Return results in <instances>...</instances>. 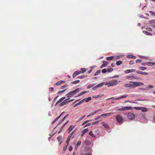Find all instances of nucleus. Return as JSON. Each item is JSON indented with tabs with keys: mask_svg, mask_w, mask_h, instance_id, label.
Listing matches in <instances>:
<instances>
[{
	"mask_svg": "<svg viewBox=\"0 0 155 155\" xmlns=\"http://www.w3.org/2000/svg\"><path fill=\"white\" fill-rule=\"evenodd\" d=\"M80 91V89L79 88H78L76 89L74 91H71L69 93L67 94L66 95V96H67L68 97H69V98L72 96H73L75 94L77 93L78 92Z\"/></svg>",
	"mask_w": 155,
	"mask_h": 155,
	"instance_id": "1",
	"label": "nucleus"
},
{
	"mask_svg": "<svg viewBox=\"0 0 155 155\" xmlns=\"http://www.w3.org/2000/svg\"><path fill=\"white\" fill-rule=\"evenodd\" d=\"M130 83L134 84V87L140 85H143V84L140 82L130 81Z\"/></svg>",
	"mask_w": 155,
	"mask_h": 155,
	"instance_id": "2",
	"label": "nucleus"
},
{
	"mask_svg": "<svg viewBox=\"0 0 155 155\" xmlns=\"http://www.w3.org/2000/svg\"><path fill=\"white\" fill-rule=\"evenodd\" d=\"M128 118L130 120H134L135 118V115L133 113H129L127 115Z\"/></svg>",
	"mask_w": 155,
	"mask_h": 155,
	"instance_id": "3",
	"label": "nucleus"
},
{
	"mask_svg": "<svg viewBox=\"0 0 155 155\" xmlns=\"http://www.w3.org/2000/svg\"><path fill=\"white\" fill-rule=\"evenodd\" d=\"M116 119L117 122L119 123H121L123 122V119L122 117L120 115H118L116 117Z\"/></svg>",
	"mask_w": 155,
	"mask_h": 155,
	"instance_id": "4",
	"label": "nucleus"
},
{
	"mask_svg": "<svg viewBox=\"0 0 155 155\" xmlns=\"http://www.w3.org/2000/svg\"><path fill=\"white\" fill-rule=\"evenodd\" d=\"M110 82L112 86L117 85L119 82L117 80H115L111 81H110Z\"/></svg>",
	"mask_w": 155,
	"mask_h": 155,
	"instance_id": "5",
	"label": "nucleus"
},
{
	"mask_svg": "<svg viewBox=\"0 0 155 155\" xmlns=\"http://www.w3.org/2000/svg\"><path fill=\"white\" fill-rule=\"evenodd\" d=\"M126 78L128 80H132L133 79H137V78L136 77H134V75H129V76H127L126 77Z\"/></svg>",
	"mask_w": 155,
	"mask_h": 155,
	"instance_id": "6",
	"label": "nucleus"
},
{
	"mask_svg": "<svg viewBox=\"0 0 155 155\" xmlns=\"http://www.w3.org/2000/svg\"><path fill=\"white\" fill-rule=\"evenodd\" d=\"M114 114V112H110V113H106V114H102L101 115V116L102 117L107 116H109L110 115H111L112 114Z\"/></svg>",
	"mask_w": 155,
	"mask_h": 155,
	"instance_id": "7",
	"label": "nucleus"
},
{
	"mask_svg": "<svg viewBox=\"0 0 155 155\" xmlns=\"http://www.w3.org/2000/svg\"><path fill=\"white\" fill-rule=\"evenodd\" d=\"M81 73V71H75L73 74V78L75 77L77 75L80 74Z\"/></svg>",
	"mask_w": 155,
	"mask_h": 155,
	"instance_id": "8",
	"label": "nucleus"
},
{
	"mask_svg": "<svg viewBox=\"0 0 155 155\" xmlns=\"http://www.w3.org/2000/svg\"><path fill=\"white\" fill-rule=\"evenodd\" d=\"M104 83H101L99 84H98L96 86H95V87H93V89L94 90H95L96 89V88L101 87H102L104 84Z\"/></svg>",
	"mask_w": 155,
	"mask_h": 155,
	"instance_id": "9",
	"label": "nucleus"
},
{
	"mask_svg": "<svg viewBox=\"0 0 155 155\" xmlns=\"http://www.w3.org/2000/svg\"><path fill=\"white\" fill-rule=\"evenodd\" d=\"M124 86L126 87H134V84H124Z\"/></svg>",
	"mask_w": 155,
	"mask_h": 155,
	"instance_id": "10",
	"label": "nucleus"
},
{
	"mask_svg": "<svg viewBox=\"0 0 155 155\" xmlns=\"http://www.w3.org/2000/svg\"><path fill=\"white\" fill-rule=\"evenodd\" d=\"M135 71V70L134 69H129L126 70L125 71V74H128L130 72H133Z\"/></svg>",
	"mask_w": 155,
	"mask_h": 155,
	"instance_id": "11",
	"label": "nucleus"
},
{
	"mask_svg": "<svg viewBox=\"0 0 155 155\" xmlns=\"http://www.w3.org/2000/svg\"><path fill=\"white\" fill-rule=\"evenodd\" d=\"M123 108L124 111L127 110H132L133 108L131 107H126Z\"/></svg>",
	"mask_w": 155,
	"mask_h": 155,
	"instance_id": "12",
	"label": "nucleus"
},
{
	"mask_svg": "<svg viewBox=\"0 0 155 155\" xmlns=\"http://www.w3.org/2000/svg\"><path fill=\"white\" fill-rule=\"evenodd\" d=\"M138 74H144V75H147L148 74V73H147L144 72H141L140 71H137L136 72Z\"/></svg>",
	"mask_w": 155,
	"mask_h": 155,
	"instance_id": "13",
	"label": "nucleus"
},
{
	"mask_svg": "<svg viewBox=\"0 0 155 155\" xmlns=\"http://www.w3.org/2000/svg\"><path fill=\"white\" fill-rule=\"evenodd\" d=\"M141 110L142 112H147L148 111V109L147 108L141 107Z\"/></svg>",
	"mask_w": 155,
	"mask_h": 155,
	"instance_id": "14",
	"label": "nucleus"
},
{
	"mask_svg": "<svg viewBox=\"0 0 155 155\" xmlns=\"http://www.w3.org/2000/svg\"><path fill=\"white\" fill-rule=\"evenodd\" d=\"M65 82V81H60L58 82H57L56 84H55V85H59L61 84H62V83H64Z\"/></svg>",
	"mask_w": 155,
	"mask_h": 155,
	"instance_id": "15",
	"label": "nucleus"
},
{
	"mask_svg": "<svg viewBox=\"0 0 155 155\" xmlns=\"http://www.w3.org/2000/svg\"><path fill=\"white\" fill-rule=\"evenodd\" d=\"M74 126H73L72 125H71L68 128V130L69 131V133H70L72 130L74 128Z\"/></svg>",
	"mask_w": 155,
	"mask_h": 155,
	"instance_id": "16",
	"label": "nucleus"
},
{
	"mask_svg": "<svg viewBox=\"0 0 155 155\" xmlns=\"http://www.w3.org/2000/svg\"><path fill=\"white\" fill-rule=\"evenodd\" d=\"M127 58H133V59H136V57L134 56H133L132 55H131V54H130V55H127Z\"/></svg>",
	"mask_w": 155,
	"mask_h": 155,
	"instance_id": "17",
	"label": "nucleus"
},
{
	"mask_svg": "<svg viewBox=\"0 0 155 155\" xmlns=\"http://www.w3.org/2000/svg\"><path fill=\"white\" fill-rule=\"evenodd\" d=\"M84 101V100H81V101H80V102H78V103H77V104H76L74 106V107H75L79 105H80V104H81Z\"/></svg>",
	"mask_w": 155,
	"mask_h": 155,
	"instance_id": "18",
	"label": "nucleus"
},
{
	"mask_svg": "<svg viewBox=\"0 0 155 155\" xmlns=\"http://www.w3.org/2000/svg\"><path fill=\"white\" fill-rule=\"evenodd\" d=\"M91 99V97H89L87 98H84L83 100H84V101H85L86 102H87L90 101Z\"/></svg>",
	"mask_w": 155,
	"mask_h": 155,
	"instance_id": "19",
	"label": "nucleus"
},
{
	"mask_svg": "<svg viewBox=\"0 0 155 155\" xmlns=\"http://www.w3.org/2000/svg\"><path fill=\"white\" fill-rule=\"evenodd\" d=\"M147 64L149 66H153L155 65V63L153 62H147Z\"/></svg>",
	"mask_w": 155,
	"mask_h": 155,
	"instance_id": "20",
	"label": "nucleus"
},
{
	"mask_svg": "<svg viewBox=\"0 0 155 155\" xmlns=\"http://www.w3.org/2000/svg\"><path fill=\"white\" fill-rule=\"evenodd\" d=\"M75 132V131H73L71 133V134L68 136V137H70V138H71V137H72V138L74 137V134Z\"/></svg>",
	"mask_w": 155,
	"mask_h": 155,
	"instance_id": "21",
	"label": "nucleus"
},
{
	"mask_svg": "<svg viewBox=\"0 0 155 155\" xmlns=\"http://www.w3.org/2000/svg\"><path fill=\"white\" fill-rule=\"evenodd\" d=\"M99 110H96L94 112L91 113L89 115L87 116V117H88L90 116H91L94 114H95Z\"/></svg>",
	"mask_w": 155,
	"mask_h": 155,
	"instance_id": "22",
	"label": "nucleus"
},
{
	"mask_svg": "<svg viewBox=\"0 0 155 155\" xmlns=\"http://www.w3.org/2000/svg\"><path fill=\"white\" fill-rule=\"evenodd\" d=\"M57 139L60 142V144H61L62 141V137L61 136H59L57 137Z\"/></svg>",
	"mask_w": 155,
	"mask_h": 155,
	"instance_id": "23",
	"label": "nucleus"
},
{
	"mask_svg": "<svg viewBox=\"0 0 155 155\" xmlns=\"http://www.w3.org/2000/svg\"><path fill=\"white\" fill-rule=\"evenodd\" d=\"M113 58L114 56H111L107 57L106 59L108 61H110L112 60L113 59Z\"/></svg>",
	"mask_w": 155,
	"mask_h": 155,
	"instance_id": "24",
	"label": "nucleus"
},
{
	"mask_svg": "<svg viewBox=\"0 0 155 155\" xmlns=\"http://www.w3.org/2000/svg\"><path fill=\"white\" fill-rule=\"evenodd\" d=\"M60 116L57 117L55 120H54L52 122V124H53L59 118Z\"/></svg>",
	"mask_w": 155,
	"mask_h": 155,
	"instance_id": "25",
	"label": "nucleus"
},
{
	"mask_svg": "<svg viewBox=\"0 0 155 155\" xmlns=\"http://www.w3.org/2000/svg\"><path fill=\"white\" fill-rule=\"evenodd\" d=\"M122 63V61H118L116 62V64L117 65H119L120 64H121Z\"/></svg>",
	"mask_w": 155,
	"mask_h": 155,
	"instance_id": "26",
	"label": "nucleus"
},
{
	"mask_svg": "<svg viewBox=\"0 0 155 155\" xmlns=\"http://www.w3.org/2000/svg\"><path fill=\"white\" fill-rule=\"evenodd\" d=\"M113 98H114L115 100H119L120 99V97H117V98H114V97H111L110 98H108L107 99V100H110V99H113Z\"/></svg>",
	"mask_w": 155,
	"mask_h": 155,
	"instance_id": "27",
	"label": "nucleus"
},
{
	"mask_svg": "<svg viewBox=\"0 0 155 155\" xmlns=\"http://www.w3.org/2000/svg\"><path fill=\"white\" fill-rule=\"evenodd\" d=\"M139 68L140 70L143 71L147 69V68L144 67H140Z\"/></svg>",
	"mask_w": 155,
	"mask_h": 155,
	"instance_id": "28",
	"label": "nucleus"
},
{
	"mask_svg": "<svg viewBox=\"0 0 155 155\" xmlns=\"http://www.w3.org/2000/svg\"><path fill=\"white\" fill-rule=\"evenodd\" d=\"M101 72V70H98L94 74V75L96 76L98 74H99Z\"/></svg>",
	"mask_w": 155,
	"mask_h": 155,
	"instance_id": "29",
	"label": "nucleus"
},
{
	"mask_svg": "<svg viewBox=\"0 0 155 155\" xmlns=\"http://www.w3.org/2000/svg\"><path fill=\"white\" fill-rule=\"evenodd\" d=\"M105 84L106 85H107L108 87H110V86H112V85H111V84L110 81H109V82H106Z\"/></svg>",
	"mask_w": 155,
	"mask_h": 155,
	"instance_id": "30",
	"label": "nucleus"
},
{
	"mask_svg": "<svg viewBox=\"0 0 155 155\" xmlns=\"http://www.w3.org/2000/svg\"><path fill=\"white\" fill-rule=\"evenodd\" d=\"M69 99V98L67 99H66V100H64V101H63L64 104V105L66 104L69 103L68 101V100Z\"/></svg>",
	"mask_w": 155,
	"mask_h": 155,
	"instance_id": "31",
	"label": "nucleus"
},
{
	"mask_svg": "<svg viewBox=\"0 0 155 155\" xmlns=\"http://www.w3.org/2000/svg\"><path fill=\"white\" fill-rule=\"evenodd\" d=\"M89 135L93 137H95V136H94V134L93 133L92 131H90L89 133Z\"/></svg>",
	"mask_w": 155,
	"mask_h": 155,
	"instance_id": "32",
	"label": "nucleus"
},
{
	"mask_svg": "<svg viewBox=\"0 0 155 155\" xmlns=\"http://www.w3.org/2000/svg\"><path fill=\"white\" fill-rule=\"evenodd\" d=\"M128 96V95L127 94H125L123 95H122L120 97V99H122L124 98H126Z\"/></svg>",
	"mask_w": 155,
	"mask_h": 155,
	"instance_id": "33",
	"label": "nucleus"
},
{
	"mask_svg": "<svg viewBox=\"0 0 155 155\" xmlns=\"http://www.w3.org/2000/svg\"><path fill=\"white\" fill-rule=\"evenodd\" d=\"M80 82V81L79 80H77L76 81H73V82L72 83V84H76L77 83H78Z\"/></svg>",
	"mask_w": 155,
	"mask_h": 155,
	"instance_id": "34",
	"label": "nucleus"
},
{
	"mask_svg": "<svg viewBox=\"0 0 155 155\" xmlns=\"http://www.w3.org/2000/svg\"><path fill=\"white\" fill-rule=\"evenodd\" d=\"M103 65L105 67L108 65V62L105 61H103Z\"/></svg>",
	"mask_w": 155,
	"mask_h": 155,
	"instance_id": "35",
	"label": "nucleus"
},
{
	"mask_svg": "<svg viewBox=\"0 0 155 155\" xmlns=\"http://www.w3.org/2000/svg\"><path fill=\"white\" fill-rule=\"evenodd\" d=\"M88 131L87 129H85L82 131V133L83 134H85Z\"/></svg>",
	"mask_w": 155,
	"mask_h": 155,
	"instance_id": "36",
	"label": "nucleus"
},
{
	"mask_svg": "<svg viewBox=\"0 0 155 155\" xmlns=\"http://www.w3.org/2000/svg\"><path fill=\"white\" fill-rule=\"evenodd\" d=\"M81 144V141H80V140L78 142V143H77V147H75V148L76 149H77V147H78V146L80 145Z\"/></svg>",
	"mask_w": 155,
	"mask_h": 155,
	"instance_id": "37",
	"label": "nucleus"
},
{
	"mask_svg": "<svg viewBox=\"0 0 155 155\" xmlns=\"http://www.w3.org/2000/svg\"><path fill=\"white\" fill-rule=\"evenodd\" d=\"M87 92V91H83V92H81V93H80L78 95V97H79V96H81L82 95H83V94H85Z\"/></svg>",
	"mask_w": 155,
	"mask_h": 155,
	"instance_id": "38",
	"label": "nucleus"
},
{
	"mask_svg": "<svg viewBox=\"0 0 155 155\" xmlns=\"http://www.w3.org/2000/svg\"><path fill=\"white\" fill-rule=\"evenodd\" d=\"M68 114H67V115L65 116L62 119L61 122H62L67 118V117L68 116Z\"/></svg>",
	"mask_w": 155,
	"mask_h": 155,
	"instance_id": "39",
	"label": "nucleus"
},
{
	"mask_svg": "<svg viewBox=\"0 0 155 155\" xmlns=\"http://www.w3.org/2000/svg\"><path fill=\"white\" fill-rule=\"evenodd\" d=\"M103 126L106 128H108L109 127L108 125L107 124H104L103 125Z\"/></svg>",
	"mask_w": 155,
	"mask_h": 155,
	"instance_id": "40",
	"label": "nucleus"
},
{
	"mask_svg": "<svg viewBox=\"0 0 155 155\" xmlns=\"http://www.w3.org/2000/svg\"><path fill=\"white\" fill-rule=\"evenodd\" d=\"M94 84H90L87 87V88L89 89L90 88H91L93 86H94Z\"/></svg>",
	"mask_w": 155,
	"mask_h": 155,
	"instance_id": "41",
	"label": "nucleus"
},
{
	"mask_svg": "<svg viewBox=\"0 0 155 155\" xmlns=\"http://www.w3.org/2000/svg\"><path fill=\"white\" fill-rule=\"evenodd\" d=\"M66 89H65L63 91H59L58 93H57V94H59L62 93H63L66 90Z\"/></svg>",
	"mask_w": 155,
	"mask_h": 155,
	"instance_id": "42",
	"label": "nucleus"
},
{
	"mask_svg": "<svg viewBox=\"0 0 155 155\" xmlns=\"http://www.w3.org/2000/svg\"><path fill=\"white\" fill-rule=\"evenodd\" d=\"M141 107H134V109L136 110H141Z\"/></svg>",
	"mask_w": 155,
	"mask_h": 155,
	"instance_id": "43",
	"label": "nucleus"
},
{
	"mask_svg": "<svg viewBox=\"0 0 155 155\" xmlns=\"http://www.w3.org/2000/svg\"><path fill=\"white\" fill-rule=\"evenodd\" d=\"M86 77V76H81L78 77V78H79L83 79L84 78H85Z\"/></svg>",
	"mask_w": 155,
	"mask_h": 155,
	"instance_id": "44",
	"label": "nucleus"
},
{
	"mask_svg": "<svg viewBox=\"0 0 155 155\" xmlns=\"http://www.w3.org/2000/svg\"><path fill=\"white\" fill-rule=\"evenodd\" d=\"M81 73H83L86 71V69L85 68H81Z\"/></svg>",
	"mask_w": 155,
	"mask_h": 155,
	"instance_id": "45",
	"label": "nucleus"
},
{
	"mask_svg": "<svg viewBox=\"0 0 155 155\" xmlns=\"http://www.w3.org/2000/svg\"><path fill=\"white\" fill-rule=\"evenodd\" d=\"M107 71V70L106 69H104L102 70V72L103 73H105Z\"/></svg>",
	"mask_w": 155,
	"mask_h": 155,
	"instance_id": "46",
	"label": "nucleus"
},
{
	"mask_svg": "<svg viewBox=\"0 0 155 155\" xmlns=\"http://www.w3.org/2000/svg\"><path fill=\"white\" fill-rule=\"evenodd\" d=\"M113 70V69L112 68H108L107 69V72H110L112 71Z\"/></svg>",
	"mask_w": 155,
	"mask_h": 155,
	"instance_id": "47",
	"label": "nucleus"
},
{
	"mask_svg": "<svg viewBox=\"0 0 155 155\" xmlns=\"http://www.w3.org/2000/svg\"><path fill=\"white\" fill-rule=\"evenodd\" d=\"M70 139H71V138H70V137H68L67 140L66 141V142L68 144V143L70 141Z\"/></svg>",
	"mask_w": 155,
	"mask_h": 155,
	"instance_id": "48",
	"label": "nucleus"
},
{
	"mask_svg": "<svg viewBox=\"0 0 155 155\" xmlns=\"http://www.w3.org/2000/svg\"><path fill=\"white\" fill-rule=\"evenodd\" d=\"M116 110L122 111H124L123 108H120L119 109H117Z\"/></svg>",
	"mask_w": 155,
	"mask_h": 155,
	"instance_id": "49",
	"label": "nucleus"
},
{
	"mask_svg": "<svg viewBox=\"0 0 155 155\" xmlns=\"http://www.w3.org/2000/svg\"><path fill=\"white\" fill-rule=\"evenodd\" d=\"M67 86H68L67 85H65L61 87V89H63L64 88H65L66 87H67Z\"/></svg>",
	"mask_w": 155,
	"mask_h": 155,
	"instance_id": "50",
	"label": "nucleus"
},
{
	"mask_svg": "<svg viewBox=\"0 0 155 155\" xmlns=\"http://www.w3.org/2000/svg\"><path fill=\"white\" fill-rule=\"evenodd\" d=\"M113 59H114V61H116L118 59V58L117 56H114V58Z\"/></svg>",
	"mask_w": 155,
	"mask_h": 155,
	"instance_id": "51",
	"label": "nucleus"
},
{
	"mask_svg": "<svg viewBox=\"0 0 155 155\" xmlns=\"http://www.w3.org/2000/svg\"><path fill=\"white\" fill-rule=\"evenodd\" d=\"M99 122V121L98 120H97V121H96L92 123V125H95V124H97V123H98Z\"/></svg>",
	"mask_w": 155,
	"mask_h": 155,
	"instance_id": "52",
	"label": "nucleus"
},
{
	"mask_svg": "<svg viewBox=\"0 0 155 155\" xmlns=\"http://www.w3.org/2000/svg\"><path fill=\"white\" fill-rule=\"evenodd\" d=\"M150 13H151V14L153 15H155V12H153V11H150Z\"/></svg>",
	"mask_w": 155,
	"mask_h": 155,
	"instance_id": "53",
	"label": "nucleus"
},
{
	"mask_svg": "<svg viewBox=\"0 0 155 155\" xmlns=\"http://www.w3.org/2000/svg\"><path fill=\"white\" fill-rule=\"evenodd\" d=\"M141 60L140 59H137L136 60V62L137 63H139L141 62Z\"/></svg>",
	"mask_w": 155,
	"mask_h": 155,
	"instance_id": "54",
	"label": "nucleus"
},
{
	"mask_svg": "<svg viewBox=\"0 0 155 155\" xmlns=\"http://www.w3.org/2000/svg\"><path fill=\"white\" fill-rule=\"evenodd\" d=\"M49 90L50 91H53L54 90V88L53 87H50Z\"/></svg>",
	"mask_w": 155,
	"mask_h": 155,
	"instance_id": "55",
	"label": "nucleus"
},
{
	"mask_svg": "<svg viewBox=\"0 0 155 155\" xmlns=\"http://www.w3.org/2000/svg\"><path fill=\"white\" fill-rule=\"evenodd\" d=\"M65 98V97H63L61 98L60 99L59 101H60L61 102H62L64 99Z\"/></svg>",
	"mask_w": 155,
	"mask_h": 155,
	"instance_id": "56",
	"label": "nucleus"
},
{
	"mask_svg": "<svg viewBox=\"0 0 155 155\" xmlns=\"http://www.w3.org/2000/svg\"><path fill=\"white\" fill-rule=\"evenodd\" d=\"M67 145L65 146L63 148V150L64 151H65L67 149Z\"/></svg>",
	"mask_w": 155,
	"mask_h": 155,
	"instance_id": "57",
	"label": "nucleus"
},
{
	"mask_svg": "<svg viewBox=\"0 0 155 155\" xmlns=\"http://www.w3.org/2000/svg\"><path fill=\"white\" fill-rule=\"evenodd\" d=\"M146 34L147 35H151V33L150 32H149L147 31H145Z\"/></svg>",
	"mask_w": 155,
	"mask_h": 155,
	"instance_id": "58",
	"label": "nucleus"
},
{
	"mask_svg": "<svg viewBox=\"0 0 155 155\" xmlns=\"http://www.w3.org/2000/svg\"><path fill=\"white\" fill-rule=\"evenodd\" d=\"M101 117H102V116H101H101H98V117H96V118H95V119L96 120H97V119H100V118Z\"/></svg>",
	"mask_w": 155,
	"mask_h": 155,
	"instance_id": "59",
	"label": "nucleus"
},
{
	"mask_svg": "<svg viewBox=\"0 0 155 155\" xmlns=\"http://www.w3.org/2000/svg\"><path fill=\"white\" fill-rule=\"evenodd\" d=\"M59 106H63V105H64V104L63 102H61V103H60L59 104Z\"/></svg>",
	"mask_w": 155,
	"mask_h": 155,
	"instance_id": "60",
	"label": "nucleus"
},
{
	"mask_svg": "<svg viewBox=\"0 0 155 155\" xmlns=\"http://www.w3.org/2000/svg\"><path fill=\"white\" fill-rule=\"evenodd\" d=\"M150 23H155V21L154 20H151L150 21Z\"/></svg>",
	"mask_w": 155,
	"mask_h": 155,
	"instance_id": "61",
	"label": "nucleus"
},
{
	"mask_svg": "<svg viewBox=\"0 0 155 155\" xmlns=\"http://www.w3.org/2000/svg\"><path fill=\"white\" fill-rule=\"evenodd\" d=\"M141 58H142L143 59H148V58L147 57H144V56H141Z\"/></svg>",
	"mask_w": 155,
	"mask_h": 155,
	"instance_id": "62",
	"label": "nucleus"
},
{
	"mask_svg": "<svg viewBox=\"0 0 155 155\" xmlns=\"http://www.w3.org/2000/svg\"><path fill=\"white\" fill-rule=\"evenodd\" d=\"M148 87H149V88H153V85H150Z\"/></svg>",
	"mask_w": 155,
	"mask_h": 155,
	"instance_id": "63",
	"label": "nucleus"
},
{
	"mask_svg": "<svg viewBox=\"0 0 155 155\" xmlns=\"http://www.w3.org/2000/svg\"><path fill=\"white\" fill-rule=\"evenodd\" d=\"M72 149H73V148H72V146H70V148H69V150L70 151H72Z\"/></svg>",
	"mask_w": 155,
	"mask_h": 155,
	"instance_id": "64",
	"label": "nucleus"
}]
</instances>
